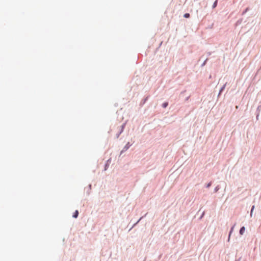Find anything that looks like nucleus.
Here are the masks:
<instances>
[{"label":"nucleus","mask_w":261,"mask_h":261,"mask_svg":"<svg viewBox=\"0 0 261 261\" xmlns=\"http://www.w3.org/2000/svg\"><path fill=\"white\" fill-rule=\"evenodd\" d=\"M245 228L244 226H243L241 227V228L240 230V233L241 235H243L245 232Z\"/></svg>","instance_id":"f257e3e1"},{"label":"nucleus","mask_w":261,"mask_h":261,"mask_svg":"<svg viewBox=\"0 0 261 261\" xmlns=\"http://www.w3.org/2000/svg\"><path fill=\"white\" fill-rule=\"evenodd\" d=\"M78 215H79V212L77 210L75 211V212H74L73 215V217L75 218H76L78 216Z\"/></svg>","instance_id":"f03ea898"},{"label":"nucleus","mask_w":261,"mask_h":261,"mask_svg":"<svg viewBox=\"0 0 261 261\" xmlns=\"http://www.w3.org/2000/svg\"><path fill=\"white\" fill-rule=\"evenodd\" d=\"M168 105V102H164V103H163L162 106L163 108H165L167 107Z\"/></svg>","instance_id":"7ed1b4c3"},{"label":"nucleus","mask_w":261,"mask_h":261,"mask_svg":"<svg viewBox=\"0 0 261 261\" xmlns=\"http://www.w3.org/2000/svg\"><path fill=\"white\" fill-rule=\"evenodd\" d=\"M217 0H216V1L214 2V4H213V8H215L217 6Z\"/></svg>","instance_id":"20e7f679"},{"label":"nucleus","mask_w":261,"mask_h":261,"mask_svg":"<svg viewBox=\"0 0 261 261\" xmlns=\"http://www.w3.org/2000/svg\"><path fill=\"white\" fill-rule=\"evenodd\" d=\"M184 17L185 18H189L190 17V14L189 13H186L184 14Z\"/></svg>","instance_id":"39448f33"},{"label":"nucleus","mask_w":261,"mask_h":261,"mask_svg":"<svg viewBox=\"0 0 261 261\" xmlns=\"http://www.w3.org/2000/svg\"><path fill=\"white\" fill-rule=\"evenodd\" d=\"M233 229V227H232V228H231V230H230V232H229L228 240H229V238H230V237L231 233H232V232Z\"/></svg>","instance_id":"423d86ee"},{"label":"nucleus","mask_w":261,"mask_h":261,"mask_svg":"<svg viewBox=\"0 0 261 261\" xmlns=\"http://www.w3.org/2000/svg\"><path fill=\"white\" fill-rule=\"evenodd\" d=\"M211 186V182H209L206 185V188H209Z\"/></svg>","instance_id":"0eeeda50"},{"label":"nucleus","mask_w":261,"mask_h":261,"mask_svg":"<svg viewBox=\"0 0 261 261\" xmlns=\"http://www.w3.org/2000/svg\"><path fill=\"white\" fill-rule=\"evenodd\" d=\"M254 207V206H252V209H251V215L252 214V211H253V210Z\"/></svg>","instance_id":"6e6552de"},{"label":"nucleus","mask_w":261,"mask_h":261,"mask_svg":"<svg viewBox=\"0 0 261 261\" xmlns=\"http://www.w3.org/2000/svg\"><path fill=\"white\" fill-rule=\"evenodd\" d=\"M224 88V86L221 89L220 92L223 90V88Z\"/></svg>","instance_id":"1a4fd4ad"}]
</instances>
